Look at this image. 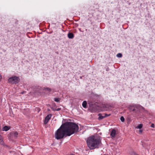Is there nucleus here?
Here are the masks:
<instances>
[{"instance_id":"obj_9","label":"nucleus","mask_w":155,"mask_h":155,"mask_svg":"<svg viewBox=\"0 0 155 155\" xmlns=\"http://www.w3.org/2000/svg\"><path fill=\"white\" fill-rule=\"evenodd\" d=\"M87 103L86 101H84L82 103V106L84 108H86L87 107Z\"/></svg>"},{"instance_id":"obj_17","label":"nucleus","mask_w":155,"mask_h":155,"mask_svg":"<svg viewBox=\"0 0 155 155\" xmlns=\"http://www.w3.org/2000/svg\"><path fill=\"white\" fill-rule=\"evenodd\" d=\"M103 115H104V116H105V117L108 116H109L110 115V114H103Z\"/></svg>"},{"instance_id":"obj_16","label":"nucleus","mask_w":155,"mask_h":155,"mask_svg":"<svg viewBox=\"0 0 155 155\" xmlns=\"http://www.w3.org/2000/svg\"><path fill=\"white\" fill-rule=\"evenodd\" d=\"M120 120L122 122H124V119L123 117L122 116L120 118Z\"/></svg>"},{"instance_id":"obj_14","label":"nucleus","mask_w":155,"mask_h":155,"mask_svg":"<svg viewBox=\"0 0 155 155\" xmlns=\"http://www.w3.org/2000/svg\"><path fill=\"white\" fill-rule=\"evenodd\" d=\"M117 56L118 58H121L122 56V55L121 53H119L117 54Z\"/></svg>"},{"instance_id":"obj_22","label":"nucleus","mask_w":155,"mask_h":155,"mask_svg":"<svg viewBox=\"0 0 155 155\" xmlns=\"http://www.w3.org/2000/svg\"><path fill=\"white\" fill-rule=\"evenodd\" d=\"M2 78V76L1 75H0V80Z\"/></svg>"},{"instance_id":"obj_1","label":"nucleus","mask_w":155,"mask_h":155,"mask_svg":"<svg viewBox=\"0 0 155 155\" xmlns=\"http://www.w3.org/2000/svg\"><path fill=\"white\" fill-rule=\"evenodd\" d=\"M78 127L75 123L68 122L64 124L55 133V137L57 140L63 138L65 135L70 136L78 130Z\"/></svg>"},{"instance_id":"obj_4","label":"nucleus","mask_w":155,"mask_h":155,"mask_svg":"<svg viewBox=\"0 0 155 155\" xmlns=\"http://www.w3.org/2000/svg\"><path fill=\"white\" fill-rule=\"evenodd\" d=\"M135 108H136L137 109H144V108L142 106L137 105L130 106L129 107V109L130 110H132L133 111H134L135 110Z\"/></svg>"},{"instance_id":"obj_21","label":"nucleus","mask_w":155,"mask_h":155,"mask_svg":"<svg viewBox=\"0 0 155 155\" xmlns=\"http://www.w3.org/2000/svg\"><path fill=\"white\" fill-rule=\"evenodd\" d=\"M2 139V136L0 135V140H1Z\"/></svg>"},{"instance_id":"obj_3","label":"nucleus","mask_w":155,"mask_h":155,"mask_svg":"<svg viewBox=\"0 0 155 155\" xmlns=\"http://www.w3.org/2000/svg\"><path fill=\"white\" fill-rule=\"evenodd\" d=\"M20 81L19 77L17 76L12 77L8 79V82L11 84H16L18 83Z\"/></svg>"},{"instance_id":"obj_2","label":"nucleus","mask_w":155,"mask_h":155,"mask_svg":"<svg viewBox=\"0 0 155 155\" xmlns=\"http://www.w3.org/2000/svg\"><path fill=\"white\" fill-rule=\"evenodd\" d=\"M87 143L89 148L92 150L99 148L100 146L101 141L99 137L91 136L87 138Z\"/></svg>"},{"instance_id":"obj_13","label":"nucleus","mask_w":155,"mask_h":155,"mask_svg":"<svg viewBox=\"0 0 155 155\" xmlns=\"http://www.w3.org/2000/svg\"><path fill=\"white\" fill-rule=\"evenodd\" d=\"M18 134V132H15L14 133L13 136L14 137H17Z\"/></svg>"},{"instance_id":"obj_15","label":"nucleus","mask_w":155,"mask_h":155,"mask_svg":"<svg viewBox=\"0 0 155 155\" xmlns=\"http://www.w3.org/2000/svg\"><path fill=\"white\" fill-rule=\"evenodd\" d=\"M60 100V98H57L54 99V101L57 102H59Z\"/></svg>"},{"instance_id":"obj_6","label":"nucleus","mask_w":155,"mask_h":155,"mask_svg":"<svg viewBox=\"0 0 155 155\" xmlns=\"http://www.w3.org/2000/svg\"><path fill=\"white\" fill-rule=\"evenodd\" d=\"M116 134V130L114 129H113L110 133V135L112 137H114Z\"/></svg>"},{"instance_id":"obj_23","label":"nucleus","mask_w":155,"mask_h":155,"mask_svg":"<svg viewBox=\"0 0 155 155\" xmlns=\"http://www.w3.org/2000/svg\"><path fill=\"white\" fill-rule=\"evenodd\" d=\"M3 143V141H1V143Z\"/></svg>"},{"instance_id":"obj_19","label":"nucleus","mask_w":155,"mask_h":155,"mask_svg":"<svg viewBox=\"0 0 155 155\" xmlns=\"http://www.w3.org/2000/svg\"><path fill=\"white\" fill-rule=\"evenodd\" d=\"M151 127L153 128L154 127V125L153 124H152L151 125Z\"/></svg>"},{"instance_id":"obj_5","label":"nucleus","mask_w":155,"mask_h":155,"mask_svg":"<svg viewBox=\"0 0 155 155\" xmlns=\"http://www.w3.org/2000/svg\"><path fill=\"white\" fill-rule=\"evenodd\" d=\"M51 114H49L48 115L45 117L44 121V123L45 124H46L48 123L49 120L51 119Z\"/></svg>"},{"instance_id":"obj_7","label":"nucleus","mask_w":155,"mask_h":155,"mask_svg":"<svg viewBox=\"0 0 155 155\" xmlns=\"http://www.w3.org/2000/svg\"><path fill=\"white\" fill-rule=\"evenodd\" d=\"M68 36L69 38L72 39L74 37V35L72 33H69L68 34Z\"/></svg>"},{"instance_id":"obj_12","label":"nucleus","mask_w":155,"mask_h":155,"mask_svg":"<svg viewBox=\"0 0 155 155\" xmlns=\"http://www.w3.org/2000/svg\"><path fill=\"white\" fill-rule=\"evenodd\" d=\"M44 89L46 91H48L49 92H50L51 91V89H50L49 88H48V87H46V88H45Z\"/></svg>"},{"instance_id":"obj_24","label":"nucleus","mask_w":155,"mask_h":155,"mask_svg":"<svg viewBox=\"0 0 155 155\" xmlns=\"http://www.w3.org/2000/svg\"><path fill=\"white\" fill-rule=\"evenodd\" d=\"M70 155H75L73 154H71Z\"/></svg>"},{"instance_id":"obj_18","label":"nucleus","mask_w":155,"mask_h":155,"mask_svg":"<svg viewBox=\"0 0 155 155\" xmlns=\"http://www.w3.org/2000/svg\"><path fill=\"white\" fill-rule=\"evenodd\" d=\"M143 130H142L140 129L139 130V133L140 134H141Z\"/></svg>"},{"instance_id":"obj_20","label":"nucleus","mask_w":155,"mask_h":155,"mask_svg":"<svg viewBox=\"0 0 155 155\" xmlns=\"http://www.w3.org/2000/svg\"><path fill=\"white\" fill-rule=\"evenodd\" d=\"M61 110V108H58L57 109H56L55 110L57 111H59Z\"/></svg>"},{"instance_id":"obj_10","label":"nucleus","mask_w":155,"mask_h":155,"mask_svg":"<svg viewBox=\"0 0 155 155\" xmlns=\"http://www.w3.org/2000/svg\"><path fill=\"white\" fill-rule=\"evenodd\" d=\"M9 129V127L7 126H5L2 128V130L3 131H7Z\"/></svg>"},{"instance_id":"obj_8","label":"nucleus","mask_w":155,"mask_h":155,"mask_svg":"<svg viewBox=\"0 0 155 155\" xmlns=\"http://www.w3.org/2000/svg\"><path fill=\"white\" fill-rule=\"evenodd\" d=\"M98 116H99L98 118L99 120L102 119L105 117V116H104V115H103V114H98Z\"/></svg>"},{"instance_id":"obj_11","label":"nucleus","mask_w":155,"mask_h":155,"mask_svg":"<svg viewBox=\"0 0 155 155\" xmlns=\"http://www.w3.org/2000/svg\"><path fill=\"white\" fill-rule=\"evenodd\" d=\"M143 127V125L142 124H139L138 125V126L136 127V128L137 129H141V128H142Z\"/></svg>"}]
</instances>
